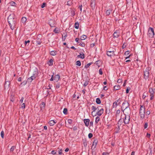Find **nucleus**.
<instances>
[{
  "label": "nucleus",
  "mask_w": 155,
  "mask_h": 155,
  "mask_svg": "<svg viewBox=\"0 0 155 155\" xmlns=\"http://www.w3.org/2000/svg\"><path fill=\"white\" fill-rule=\"evenodd\" d=\"M8 20L11 29L12 30L14 29L16 23V19L15 18L14 15V14L10 15L8 17Z\"/></svg>",
  "instance_id": "1"
},
{
  "label": "nucleus",
  "mask_w": 155,
  "mask_h": 155,
  "mask_svg": "<svg viewBox=\"0 0 155 155\" xmlns=\"http://www.w3.org/2000/svg\"><path fill=\"white\" fill-rule=\"evenodd\" d=\"M139 114L140 118L142 119H143L145 117V108L143 105L140 106Z\"/></svg>",
  "instance_id": "2"
},
{
  "label": "nucleus",
  "mask_w": 155,
  "mask_h": 155,
  "mask_svg": "<svg viewBox=\"0 0 155 155\" xmlns=\"http://www.w3.org/2000/svg\"><path fill=\"white\" fill-rule=\"evenodd\" d=\"M122 110L124 109L125 111L127 110L128 111H130L129 104L127 101H125L123 103L121 107Z\"/></svg>",
  "instance_id": "3"
},
{
  "label": "nucleus",
  "mask_w": 155,
  "mask_h": 155,
  "mask_svg": "<svg viewBox=\"0 0 155 155\" xmlns=\"http://www.w3.org/2000/svg\"><path fill=\"white\" fill-rule=\"evenodd\" d=\"M38 74V71L37 69L35 68V72L33 74V75L30 77L28 78V79L27 81L29 82H31L33 80H34Z\"/></svg>",
  "instance_id": "4"
},
{
  "label": "nucleus",
  "mask_w": 155,
  "mask_h": 155,
  "mask_svg": "<svg viewBox=\"0 0 155 155\" xmlns=\"http://www.w3.org/2000/svg\"><path fill=\"white\" fill-rule=\"evenodd\" d=\"M154 34L153 28H150L148 31V35L149 37L152 38L153 37Z\"/></svg>",
  "instance_id": "5"
},
{
  "label": "nucleus",
  "mask_w": 155,
  "mask_h": 155,
  "mask_svg": "<svg viewBox=\"0 0 155 155\" xmlns=\"http://www.w3.org/2000/svg\"><path fill=\"white\" fill-rule=\"evenodd\" d=\"M150 68H147L144 71V77L145 79H147L149 77L150 73L149 71Z\"/></svg>",
  "instance_id": "6"
},
{
  "label": "nucleus",
  "mask_w": 155,
  "mask_h": 155,
  "mask_svg": "<svg viewBox=\"0 0 155 155\" xmlns=\"http://www.w3.org/2000/svg\"><path fill=\"white\" fill-rule=\"evenodd\" d=\"M149 92L150 94V100H152L153 98V94L155 93V89H153L150 88L149 90Z\"/></svg>",
  "instance_id": "7"
},
{
  "label": "nucleus",
  "mask_w": 155,
  "mask_h": 155,
  "mask_svg": "<svg viewBox=\"0 0 155 155\" xmlns=\"http://www.w3.org/2000/svg\"><path fill=\"white\" fill-rule=\"evenodd\" d=\"M125 118L124 120V123L125 124H128L130 121V116L129 115H126V114H125Z\"/></svg>",
  "instance_id": "8"
},
{
  "label": "nucleus",
  "mask_w": 155,
  "mask_h": 155,
  "mask_svg": "<svg viewBox=\"0 0 155 155\" xmlns=\"http://www.w3.org/2000/svg\"><path fill=\"white\" fill-rule=\"evenodd\" d=\"M48 23L51 27H55V22L54 19L50 20L48 21Z\"/></svg>",
  "instance_id": "9"
},
{
  "label": "nucleus",
  "mask_w": 155,
  "mask_h": 155,
  "mask_svg": "<svg viewBox=\"0 0 155 155\" xmlns=\"http://www.w3.org/2000/svg\"><path fill=\"white\" fill-rule=\"evenodd\" d=\"M27 21V19L25 17H22L21 20V26L24 25V24Z\"/></svg>",
  "instance_id": "10"
},
{
  "label": "nucleus",
  "mask_w": 155,
  "mask_h": 155,
  "mask_svg": "<svg viewBox=\"0 0 155 155\" xmlns=\"http://www.w3.org/2000/svg\"><path fill=\"white\" fill-rule=\"evenodd\" d=\"M103 111L104 109L103 108H102L100 109L97 112L96 114L94 115V116H95L97 114L99 116H100L103 113Z\"/></svg>",
  "instance_id": "11"
},
{
  "label": "nucleus",
  "mask_w": 155,
  "mask_h": 155,
  "mask_svg": "<svg viewBox=\"0 0 155 155\" xmlns=\"http://www.w3.org/2000/svg\"><path fill=\"white\" fill-rule=\"evenodd\" d=\"M98 107H96L94 106H93L92 107V110H93L92 112H91L92 115L94 116V112L96 110H99Z\"/></svg>",
  "instance_id": "12"
},
{
  "label": "nucleus",
  "mask_w": 155,
  "mask_h": 155,
  "mask_svg": "<svg viewBox=\"0 0 155 155\" xmlns=\"http://www.w3.org/2000/svg\"><path fill=\"white\" fill-rule=\"evenodd\" d=\"M10 82L9 81H6L5 84V89H8L9 87V85Z\"/></svg>",
  "instance_id": "13"
},
{
  "label": "nucleus",
  "mask_w": 155,
  "mask_h": 155,
  "mask_svg": "<svg viewBox=\"0 0 155 155\" xmlns=\"http://www.w3.org/2000/svg\"><path fill=\"white\" fill-rule=\"evenodd\" d=\"M114 51H107V54L108 56L111 57L113 55H114Z\"/></svg>",
  "instance_id": "14"
},
{
  "label": "nucleus",
  "mask_w": 155,
  "mask_h": 155,
  "mask_svg": "<svg viewBox=\"0 0 155 155\" xmlns=\"http://www.w3.org/2000/svg\"><path fill=\"white\" fill-rule=\"evenodd\" d=\"M84 122L86 126L88 127L89 124L90 120L88 119H84Z\"/></svg>",
  "instance_id": "15"
},
{
  "label": "nucleus",
  "mask_w": 155,
  "mask_h": 155,
  "mask_svg": "<svg viewBox=\"0 0 155 155\" xmlns=\"http://www.w3.org/2000/svg\"><path fill=\"white\" fill-rule=\"evenodd\" d=\"M97 142L98 141L96 139H94L92 144V148L94 147V148H95Z\"/></svg>",
  "instance_id": "16"
},
{
  "label": "nucleus",
  "mask_w": 155,
  "mask_h": 155,
  "mask_svg": "<svg viewBox=\"0 0 155 155\" xmlns=\"http://www.w3.org/2000/svg\"><path fill=\"white\" fill-rule=\"evenodd\" d=\"M60 78V76L58 74H57L54 76V80H55L56 82H57L59 80Z\"/></svg>",
  "instance_id": "17"
},
{
  "label": "nucleus",
  "mask_w": 155,
  "mask_h": 155,
  "mask_svg": "<svg viewBox=\"0 0 155 155\" xmlns=\"http://www.w3.org/2000/svg\"><path fill=\"white\" fill-rule=\"evenodd\" d=\"M56 123V122H55L54 120H51L49 122V124L51 126L54 125Z\"/></svg>",
  "instance_id": "18"
},
{
  "label": "nucleus",
  "mask_w": 155,
  "mask_h": 155,
  "mask_svg": "<svg viewBox=\"0 0 155 155\" xmlns=\"http://www.w3.org/2000/svg\"><path fill=\"white\" fill-rule=\"evenodd\" d=\"M118 101V100H117V101H115L113 104V108H116L117 105H118L119 103H117V102Z\"/></svg>",
  "instance_id": "19"
},
{
  "label": "nucleus",
  "mask_w": 155,
  "mask_h": 155,
  "mask_svg": "<svg viewBox=\"0 0 155 155\" xmlns=\"http://www.w3.org/2000/svg\"><path fill=\"white\" fill-rule=\"evenodd\" d=\"M114 37L115 38H117L119 36V33L117 31L114 32L113 34Z\"/></svg>",
  "instance_id": "20"
},
{
  "label": "nucleus",
  "mask_w": 155,
  "mask_h": 155,
  "mask_svg": "<svg viewBox=\"0 0 155 155\" xmlns=\"http://www.w3.org/2000/svg\"><path fill=\"white\" fill-rule=\"evenodd\" d=\"M45 104L44 102H42L40 104V106L41 110H42L45 107Z\"/></svg>",
  "instance_id": "21"
},
{
  "label": "nucleus",
  "mask_w": 155,
  "mask_h": 155,
  "mask_svg": "<svg viewBox=\"0 0 155 155\" xmlns=\"http://www.w3.org/2000/svg\"><path fill=\"white\" fill-rule=\"evenodd\" d=\"M95 2H91V5L92 8L94 9L95 8Z\"/></svg>",
  "instance_id": "22"
},
{
  "label": "nucleus",
  "mask_w": 155,
  "mask_h": 155,
  "mask_svg": "<svg viewBox=\"0 0 155 155\" xmlns=\"http://www.w3.org/2000/svg\"><path fill=\"white\" fill-rule=\"evenodd\" d=\"M77 57L78 58H80L82 59H83L84 58V54L83 53L80 54V55H78Z\"/></svg>",
  "instance_id": "23"
},
{
  "label": "nucleus",
  "mask_w": 155,
  "mask_h": 155,
  "mask_svg": "<svg viewBox=\"0 0 155 155\" xmlns=\"http://www.w3.org/2000/svg\"><path fill=\"white\" fill-rule=\"evenodd\" d=\"M120 89V87L119 85H115L114 87V89L115 90H117Z\"/></svg>",
  "instance_id": "24"
},
{
  "label": "nucleus",
  "mask_w": 155,
  "mask_h": 155,
  "mask_svg": "<svg viewBox=\"0 0 155 155\" xmlns=\"http://www.w3.org/2000/svg\"><path fill=\"white\" fill-rule=\"evenodd\" d=\"M122 110L123 111V112L124 113V115H125V114H126H126H128L129 113H130V111H127V109H126V110L125 111L124 110V109H123Z\"/></svg>",
  "instance_id": "25"
},
{
  "label": "nucleus",
  "mask_w": 155,
  "mask_h": 155,
  "mask_svg": "<svg viewBox=\"0 0 155 155\" xmlns=\"http://www.w3.org/2000/svg\"><path fill=\"white\" fill-rule=\"evenodd\" d=\"M87 38V36L85 35H83L81 37L80 39L81 40H84Z\"/></svg>",
  "instance_id": "26"
},
{
  "label": "nucleus",
  "mask_w": 155,
  "mask_h": 155,
  "mask_svg": "<svg viewBox=\"0 0 155 155\" xmlns=\"http://www.w3.org/2000/svg\"><path fill=\"white\" fill-rule=\"evenodd\" d=\"M111 12V10L109 9V10H107L106 12V14L107 15H109L110 14V12Z\"/></svg>",
  "instance_id": "27"
},
{
  "label": "nucleus",
  "mask_w": 155,
  "mask_h": 155,
  "mask_svg": "<svg viewBox=\"0 0 155 155\" xmlns=\"http://www.w3.org/2000/svg\"><path fill=\"white\" fill-rule=\"evenodd\" d=\"M79 23L78 22H76L75 24L74 27L76 29H78L79 28Z\"/></svg>",
  "instance_id": "28"
},
{
  "label": "nucleus",
  "mask_w": 155,
  "mask_h": 155,
  "mask_svg": "<svg viewBox=\"0 0 155 155\" xmlns=\"http://www.w3.org/2000/svg\"><path fill=\"white\" fill-rule=\"evenodd\" d=\"M50 54L52 55H55L56 54V52L55 51H51L50 52Z\"/></svg>",
  "instance_id": "29"
},
{
  "label": "nucleus",
  "mask_w": 155,
  "mask_h": 155,
  "mask_svg": "<svg viewBox=\"0 0 155 155\" xmlns=\"http://www.w3.org/2000/svg\"><path fill=\"white\" fill-rule=\"evenodd\" d=\"M63 113L64 114H68V110L66 108H64L63 111Z\"/></svg>",
  "instance_id": "30"
},
{
  "label": "nucleus",
  "mask_w": 155,
  "mask_h": 155,
  "mask_svg": "<svg viewBox=\"0 0 155 155\" xmlns=\"http://www.w3.org/2000/svg\"><path fill=\"white\" fill-rule=\"evenodd\" d=\"M53 62V61L52 59H51L48 62V64L49 65H50V66L51 65H52Z\"/></svg>",
  "instance_id": "31"
},
{
  "label": "nucleus",
  "mask_w": 155,
  "mask_h": 155,
  "mask_svg": "<svg viewBox=\"0 0 155 155\" xmlns=\"http://www.w3.org/2000/svg\"><path fill=\"white\" fill-rule=\"evenodd\" d=\"M100 119V117L98 116L96 118L95 122L96 123H98V122L99 121Z\"/></svg>",
  "instance_id": "32"
},
{
  "label": "nucleus",
  "mask_w": 155,
  "mask_h": 155,
  "mask_svg": "<svg viewBox=\"0 0 155 155\" xmlns=\"http://www.w3.org/2000/svg\"><path fill=\"white\" fill-rule=\"evenodd\" d=\"M96 102L98 104H99L101 103V101L99 98H97L96 99Z\"/></svg>",
  "instance_id": "33"
},
{
  "label": "nucleus",
  "mask_w": 155,
  "mask_h": 155,
  "mask_svg": "<svg viewBox=\"0 0 155 155\" xmlns=\"http://www.w3.org/2000/svg\"><path fill=\"white\" fill-rule=\"evenodd\" d=\"M76 65L78 66H80L81 65V63L80 61H78L76 62Z\"/></svg>",
  "instance_id": "34"
},
{
  "label": "nucleus",
  "mask_w": 155,
  "mask_h": 155,
  "mask_svg": "<svg viewBox=\"0 0 155 155\" xmlns=\"http://www.w3.org/2000/svg\"><path fill=\"white\" fill-rule=\"evenodd\" d=\"M122 123V120L121 119H120L119 120V121L118 122V126L119 127V126H120L121 125Z\"/></svg>",
  "instance_id": "35"
},
{
  "label": "nucleus",
  "mask_w": 155,
  "mask_h": 155,
  "mask_svg": "<svg viewBox=\"0 0 155 155\" xmlns=\"http://www.w3.org/2000/svg\"><path fill=\"white\" fill-rule=\"evenodd\" d=\"M4 131H2L1 133V137H2V138L3 139L4 138Z\"/></svg>",
  "instance_id": "36"
},
{
  "label": "nucleus",
  "mask_w": 155,
  "mask_h": 155,
  "mask_svg": "<svg viewBox=\"0 0 155 155\" xmlns=\"http://www.w3.org/2000/svg\"><path fill=\"white\" fill-rule=\"evenodd\" d=\"M67 36V34H65L64 36H63V35H62V40L63 41H64Z\"/></svg>",
  "instance_id": "37"
},
{
  "label": "nucleus",
  "mask_w": 155,
  "mask_h": 155,
  "mask_svg": "<svg viewBox=\"0 0 155 155\" xmlns=\"http://www.w3.org/2000/svg\"><path fill=\"white\" fill-rule=\"evenodd\" d=\"M54 31L56 33H58V28H55L54 30Z\"/></svg>",
  "instance_id": "38"
},
{
  "label": "nucleus",
  "mask_w": 155,
  "mask_h": 155,
  "mask_svg": "<svg viewBox=\"0 0 155 155\" xmlns=\"http://www.w3.org/2000/svg\"><path fill=\"white\" fill-rule=\"evenodd\" d=\"M91 63H88V64H86V65H85V67L87 68H88L89 66L91 65Z\"/></svg>",
  "instance_id": "39"
},
{
  "label": "nucleus",
  "mask_w": 155,
  "mask_h": 155,
  "mask_svg": "<svg viewBox=\"0 0 155 155\" xmlns=\"http://www.w3.org/2000/svg\"><path fill=\"white\" fill-rule=\"evenodd\" d=\"M88 136L89 138H91L93 137V134L92 133H90L88 134Z\"/></svg>",
  "instance_id": "40"
},
{
  "label": "nucleus",
  "mask_w": 155,
  "mask_h": 155,
  "mask_svg": "<svg viewBox=\"0 0 155 155\" xmlns=\"http://www.w3.org/2000/svg\"><path fill=\"white\" fill-rule=\"evenodd\" d=\"M88 81H86L85 82L84 84V86H87L88 85Z\"/></svg>",
  "instance_id": "41"
},
{
  "label": "nucleus",
  "mask_w": 155,
  "mask_h": 155,
  "mask_svg": "<svg viewBox=\"0 0 155 155\" xmlns=\"http://www.w3.org/2000/svg\"><path fill=\"white\" fill-rule=\"evenodd\" d=\"M25 107V104L24 103H23L21 105V108L24 109Z\"/></svg>",
  "instance_id": "42"
},
{
  "label": "nucleus",
  "mask_w": 155,
  "mask_h": 155,
  "mask_svg": "<svg viewBox=\"0 0 155 155\" xmlns=\"http://www.w3.org/2000/svg\"><path fill=\"white\" fill-rule=\"evenodd\" d=\"M15 149V147L14 146H12L10 149V151L12 152L14 151Z\"/></svg>",
  "instance_id": "43"
},
{
  "label": "nucleus",
  "mask_w": 155,
  "mask_h": 155,
  "mask_svg": "<svg viewBox=\"0 0 155 155\" xmlns=\"http://www.w3.org/2000/svg\"><path fill=\"white\" fill-rule=\"evenodd\" d=\"M150 112L149 110H147L146 111V115H149L150 114Z\"/></svg>",
  "instance_id": "44"
},
{
  "label": "nucleus",
  "mask_w": 155,
  "mask_h": 155,
  "mask_svg": "<svg viewBox=\"0 0 155 155\" xmlns=\"http://www.w3.org/2000/svg\"><path fill=\"white\" fill-rule=\"evenodd\" d=\"M130 53V52L129 51H128L125 52L124 53V55H127L129 54Z\"/></svg>",
  "instance_id": "45"
},
{
  "label": "nucleus",
  "mask_w": 155,
  "mask_h": 155,
  "mask_svg": "<svg viewBox=\"0 0 155 155\" xmlns=\"http://www.w3.org/2000/svg\"><path fill=\"white\" fill-rule=\"evenodd\" d=\"M99 73L101 75H102L103 74L102 71L101 69H99Z\"/></svg>",
  "instance_id": "46"
},
{
  "label": "nucleus",
  "mask_w": 155,
  "mask_h": 155,
  "mask_svg": "<svg viewBox=\"0 0 155 155\" xmlns=\"http://www.w3.org/2000/svg\"><path fill=\"white\" fill-rule=\"evenodd\" d=\"M120 110H117V111H116V115L117 116V115L118 114H119V113H120Z\"/></svg>",
  "instance_id": "47"
},
{
  "label": "nucleus",
  "mask_w": 155,
  "mask_h": 155,
  "mask_svg": "<svg viewBox=\"0 0 155 155\" xmlns=\"http://www.w3.org/2000/svg\"><path fill=\"white\" fill-rule=\"evenodd\" d=\"M46 5V4L45 3H43L41 6V8H44L45 6Z\"/></svg>",
  "instance_id": "48"
},
{
  "label": "nucleus",
  "mask_w": 155,
  "mask_h": 155,
  "mask_svg": "<svg viewBox=\"0 0 155 155\" xmlns=\"http://www.w3.org/2000/svg\"><path fill=\"white\" fill-rule=\"evenodd\" d=\"M71 1H68L67 2V5H70L71 4Z\"/></svg>",
  "instance_id": "49"
},
{
  "label": "nucleus",
  "mask_w": 155,
  "mask_h": 155,
  "mask_svg": "<svg viewBox=\"0 0 155 155\" xmlns=\"http://www.w3.org/2000/svg\"><path fill=\"white\" fill-rule=\"evenodd\" d=\"M148 126V124L147 123H146L144 126V127L145 129H146L147 128Z\"/></svg>",
  "instance_id": "50"
},
{
  "label": "nucleus",
  "mask_w": 155,
  "mask_h": 155,
  "mask_svg": "<svg viewBox=\"0 0 155 155\" xmlns=\"http://www.w3.org/2000/svg\"><path fill=\"white\" fill-rule=\"evenodd\" d=\"M68 122L69 124H71L72 122V120L71 119H69L68 120Z\"/></svg>",
  "instance_id": "51"
},
{
  "label": "nucleus",
  "mask_w": 155,
  "mask_h": 155,
  "mask_svg": "<svg viewBox=\"0 0 155 155\" xmlns=\"http://www.w3.org/2000/svg\"><path fill=\"white\" fill-rule=\"evenodd\" d=\"M23 100H24L23 97H22L20 101V102L21 103H22L23 102Z\"/></svg>",
  "instance_id": "52"
},
{
  "label": "nucleus",
  "mask_w": 155,
  "mask_h": 155,
  "mask_svg": "<svg viewBox=\"0 0 155 155\" xmlns=\"http://www.w3.org/2000/svg\"><path fill=\"white\" fill-rule=\"evenodd\" d=\"M60 84H57L56 86V88L57 89H58L60 87Z\"/></svg>",
  "instance_id": "53"
},
{
  "label": "nucleus",
  "mask_w": 155,
  "mask_h": 155,
  "mask_svg": "<svg viewBox=\"0 0 155 155\" xmlns=\"http://www.w3.org/2000/svg\"><path fill=\"white\" fill-rule=\"evenodd\" d=\"M122 81L121 79H119L117 81V82L118 83H120Z\"/></svg>",
  "instance_id": "54"
},
{
  "label": "nucleus",
  "mask_w": 155,
  "mask_h": 155,
  "mask_svg": "<svg viewBox=\"0 0 155 155\" xmlns=\"http://www.w3.org/2000/svg\"><path fill=\"white\" fill-rule=\"evenodd\" d=\"M79 38H76V39H75V41L76 42H78V43H79V42H78V41L79 40Z\"/></svg>",
  "instance_id": "55"
},
{
  "label": "nucleus",
  "mask_w": 155,
  "mask_h": 155,
  "mask_svg": "<svg viewBox=\"0 0 155 155\" xmlns=\"http://www.w3.org/2000/svg\"><path fill=\"white\" fill-rule=\"evenodd\" d=\"M108 153L106 152H104L102 153V155H108Z\"/></svg>",
  "instance_id": "56"
},
{
  "label": "nucleus",
  "mask_w": 155,
  "mask_h": 155,
  "mask_svg": "<svg viewBox=\"0 0 155 155\" xmlns=\"http://www.w3.org/2000/svg\"><path fill=\"white\" fill-rule=\"evenodd\" d=\"M51 153L53 154H54L56 153V152L54 150H53L51 151Z\"/></svg>",
  "instance_id": "57"
},
{
  "label": "nucleus",
  "mask_w": 155,
  "mask_h": 155,
  "mask_svg": "<svg viewBox=\"0 0 155 155\" xmlns=\"http://www.w3.org/2000/svg\"><path fill=\"white\" fill-rule=\"evenodd\" d=\"M62 153V150H60L58 151V153L59 154H61Z\"/></svg>",
  "instance_id": "58"
},
{
  "label": "nucleus",
  "mask_w": 155,
  "mask_h": 155,
  "mask_svg": "<svg viewBox=\"0 0 155 155\" xmlns=\"http://www.w3.org/2000/svg\"><path fill=\"white\" fill-rule=\"evenodd\" d=\"M146 95H145V94H144H144H143V96H142V98H143V99H144L146 98Z\"/></svg>",
  "instance_id": "59"
},
{
  "label": "nucleus",
  "mask_w": 155,
  "mask_h": 155,
  "mask_svg": "<svg viewBox=\"0 0 155 155\" xmlns=\"http://www.w3.org/2000/svg\"><path fill=\"white\" fill-rule=\"evenodd\" d=\"M150 134H149L148 133H147V137L149 138V137H150Z\"/></svg>",
  "instance_id": "60"
},
{
  "label": "nucleus",
  "mask_w": 155,
  "mask_h": 155,
  "mask_svg": "<svg viewBox=\"0 0 155 155\" xmlns=\"http://www.w3.org/2000/svg\"><path fill=\"white\" fill-rule=\"evenodd\" d=\"M18 80L19 81H21V77H19L18 78Z\"/></svg>",
  "instance_id": "61"
},
{
  "label": "nucleus",
  "mask_w": 155,
  "mask_h": 155,
  "mask_svg": "<svg viewBox=\"0 0 155 155\" xmlns=\"http://www.w3.org/2000/svg\"><path fill=\"white\" fill-rule=\"evenodd\" d=\"M11 4L12 5V6H14V5L15 4V3L14 2H12L11 3Z\"/></svg>",
  "instance_id": "62"
},
{
  "label": "nucleus",
  "mask_w": 155,
  "mask_h": 155,
  "mask_svg": "<svg viewBox=\"0 0 155 155\" xmlns=\"http://www.w3.org/2000/svg\"><path fill=\"white\" fill-rule=\"evenodd\" d=\"M103 89H104V90H105V91L107 90V87L106 86H104V87Z\"/></svg>",
  "instance_id": "63"
},
{
  "label": "nucleus",
  "mask_w": 155,
  "mask_h": 155,
  "mask_svg": "<svg viewBox=\"0 0 155 155\" xmlns=\"http://www.w3.org/2000/svg\"><path fill=\"white\" fill-rule=\"evenodd\" d=\"M80 45L82 47H84V44L83 43H80Z\"/></svg>",
  "instance_id": "64"
}]
</instances>
